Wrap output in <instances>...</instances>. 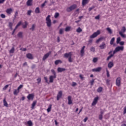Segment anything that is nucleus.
<instances>
[{
    "mask_svg": "<svg viewBox=\"0 0 126 126\" xmlns=\"http://www.w3.org/2000/svg\"><path fill=\"white\" fill-rule=\"evenodd\" d=\"M63 58L68 59L69 63H72L73 62V58H72V52L66 53L63 54Z\"/></svg>",
    "mask_w": 126,
    "mask_h": 126,
    "instance_id": "f257e3e1",
    "label": "nucleus"
},
{
    "mask_svg": "<svg viewBox=\"0 0 126 126\" xmlns=\"http://www.w3.org/2000/svg\"><path fill=\"white\" fill-rule=\"evenodd\" d=\"M46 23L47 27H51L52 26V20H51V15H48L46 18Z\"/></svg>",
    "mask_w": 126,
    "mask_h": 126,
    "instance_id": "f03ea898",
    "label": "nucleus"
},
{
    "mask_svg": "<svg viewBox=\"0 0 126 126\" xmlns=\"http://www.w3.org/2000/svg\"><path fill=\"white\" fill-rule=\"evenodd\" d=\"M126 31V29L125 27H123L121 31L119 32V34L122 38H126V34H124L125 32Z\"/></svg>",
    "mask_w": 126,
    "mask_h": 126,
    "instance_id": "7ed1b4c3",
    "label": "nucleus"
},
{
    "mask_svg": "<svg viewBox=\"0 0 126 126\" xmlns=\"http://www.w3.org/2000/svg\"><path fill=\"white\" fill-rule=\"evenodd\" d=\"M77 8V5L74 4L72 5H71L69 7H68L66 8V11L67 12H70L71 11H72V10H74V9H75V8Z\"/></svg>",
    "mask_w": 126,
    "mask_h": 126,
    "instance_id": "20e7f679",
    "label": "nucleus"
},
{
    "mask_svg": "<svg viewBox=\"0 0 126 126\" xmlns=\"http://www.w3.org/2000/svg\"><path fill=\"white\" fill-rule=\"evenodd\" d=\"M101 33V32L100 31L97 30L96 32H94L92 35L90 36V38L91 39H94V38H95V37H97L98 35H100V33Z\"/></svg>",
    "mask_w": 126,
    "mask_h": 126,
    "instance_id": "39448f33",
    "label": "nucleus"
},
{
    "mask_svg": "<svg viewBox=\"0 0 126 126\" xmlns=\"http://www.w3.org/2000/svg\"><path fill=\"white\" fill-rule=\"evenodd\" d=\"M124 50V46H118L116 47L114 51H113V55H115L116 53L117 52H120V51H123Z\"/></svg>",
    "mask_w": 126,
    "mask_h": 126,
    "instance_id": "423d86ee",
    "label": "nucleus"
},
{
    "mask_svg": "<svg viewBox=\"0 0 126 126\" xmlns=\"http://www.w3.org/2000/svg\"><path fill=\"white\" fill-rule=\"evenodd\" d=\"M63 97V92L62 91H60L59 92L57 96V101H59L61 98Z\"/></svg>",
    "mask_w": 126,
    "mask_h": 126,
    "instance_id": "0eeeda50",
    "label": "nucleus"
},
{
    "mask_svg": "<svg viewBox=\"0 0 126 126\" xmlns=\"http://www.w3.org/2000/svg\"><path fill=\"white\" fill-rule=\"evenodd\" d=\"M98 100H99V96H97L96 97H95L92 104V106H95V105L97 104V102H98Z\"/></svg>",
    "mask_w": 126,
    "mask_h": 126,
    "instance_id": "6e6552de",
    "label": "nucleus"
},
{
    "mask_svg": "<svg viewBox=\"0 0 126 126\" xmlns=\"http://www.w3.org/2000/svg\"><path fill=\"white\" fill-rule=\"evenodd\" d=\"M101 69H102V67H97V68L92 69V71H93L94 72H99L101 71Z\"/></svg>",
    "mask_w": 126,
    "mask_h": 126,
    "instance_id": "1a4fd4ad",
    "label": "nucleus"
},
{
    "mask_svg": "<svg viewBox=\"0 0 126 126\" xmlns=\"http://www.w3.org/2000/svg\"><path fill=\"white\" fill-rule=\"evenodd\" d=\"M67 100H68V102H67L68 105H71V104H72V97H71V96L70 95L68 96Z\"/></svg>",
    "mask_w": 126,
    "mask_h": 126,
    "instance_id": "9d476101",
    "label": "nucleus"
},
{
    "mask_svg": "<svg viewBox=\"0 0 126 126\" xmlns=\"http://www.w3.org/2000/svg\"><path fill=\"white\" fill-rule=\"evenodd\" d=\"M27 98L28 99V100H33V99H34V94H29V95L27 96Z\"/></svg>",
    "mask_w": 126,
    "mask_h": 126,
    "instance_id": "9b49d317",
    "label": "nucleus"
},
{
    "mask_svg": "<svg viewBox=\"0 0 126 126\" xmlns=\"http://www.w3.org/2000/svg\"><path fill=\"white\" fill-rule=\"evenodd\" d=\"M57 76H53V75H51L49 77V82H50V83H53L54 82V79H55V78H56Z\"/></svg>",
    "mask_w": 126,
    "mask_h": 126,
    "instance_id": "f8f14e48",
    "label": "nucleus"
},
{
    "mask_svg": "<svg viewBox=\"0 0 126 126\" xmlns=\"http://www.w3.org/2000/svg\"><path fill=\"white\" fill-rule=\"evenodd\" d=\"M116 85L117 86H121V78L118 77L116 79Z\"/></svg>",
    "mask_w": 126,
    "mask_h": 126,
    "instance_id": "ddd939ff",
    "label": "nucleus"
},
{
    "mask_svg": "<svg viewBox=\"0 0 126 126\" xmlns=\"http://www.w3.org/2000/svg\"><path fill=\"white\" fill-rule=\"evenodd\" d=\"M26 57L28 59H29V60H33L34 59V57H33V55L31 53H28L26 55Z\"/></svg>",
    "mask_w": 126,
    "mask_h": 126,
    "instance_id": "4468645a",
    "label": "nucleus"
},
{
    "mask_svg": "<svg viewBox=\"0 0 126 126\" xmlns=\"http://www.w3.org/2000/svg\"><path fill=\"white\" fill-rule=\"evenodd\" d=\"M99 48L101 50L105 49V48H106V43H105L104 42H102L101 45L99 46Z\"/></svg>",
    "mask_w": 126,
    "mask_h": 126,
    "instance_id": "2eb2a0df",
    "label": "nucleus"
},
{
    "mask_svg": "<svg viewBox=\"0 0 126 126\" xmlns=\"http://www.w3.org/2000/svg\"><path fill=\"white\" fill-rule=\"evenodd\" d=\"M88 2H89V0H82V4L84 6V5H86Z\"/></svg>",
    "mask_w": 126,
    "mask_h": 126,
    "instance_id": "dca6fc26",
    "label": "nucleus"
},
{
    "mask_svg": "<svg viewBox=\"0 0 126 126\" xmlns=\"http://www.w3.org/2000/svg\"><path fill=\"white\" fill-rule=\"evenodd\" d=\"M50 53H48L46 54H45L42 58L43 61H46V59H48Z\"/></svg>",
    "mask_w": 126,
    "mask_h": 126,
    "instance_id": "f3484780",
    "label": "nucleus"
},
{
    "mask_svg": "<svg viewBox=\"0 0 126 126\" xmlns=\"http://www.w3.org/2000/svg\"><path fill=\"white\" fill-rule=\"evenodd\" d=\"M84 49H85V46H84L82 47L80 51L81 56H82V57H83V55L84 54Z\"/></svg>",
    "mask_w": 126,
    "mask_h": 126,
    "instance_id": "a211bd4d",
    "label": "nucleus"
},
{
    "mask_svg": "<svg viewBox=\"0 0 126 126\" xmlns=\"http://www.w3.org/2000/svg\"><path fill=\"white\" fill-rule=\"evenodd\" d=\"M36 30V25L32 24V27L30 28V30H31V31H34V30Z\"/></svg>",
    "mask_w": 126,
    "mask_h": 126,
    "instance_id": "6ab92c4d",
    "label": "nucleus"
},
{
    "mask_svg": "<svg viewBox=\"0 0 126 126\" xmlns=\"http://www.w3.org/2000/svg\"><path fill=\"white\" fill-rule=\"evenodd\" d=\"M32 1H33V0H28L27 2V5L28 6L32 5Z\"/></svg>",
    "mask_w": 126,
    "mask_h": 126,
    "instance_id": "aec40b11",
    "label": "nucleus"
},
{
    "mask_svg": "<svg viewBox=\"0 0 126 126\" xmlns=\"http://www.w3.org/2000/svg\"><path fill=\"white\" fill-rule=\"evenodd\" d=\"M64 70H65V68H61V67L58 68V71L59 72H63V71H64Z\"/></svg>",
    "mask_w": 126,
    "mask_h": 126,
    "instance_id": "412c9836",
    "label": "nucleus"
},
{
    "mask_svg": "<svg viewBox=\"0 0 126 126\" xmlns=\"http://www.w3.org/2000/svg\"><path fill=\"white\" fill-rule=\"evenodd\" d=\"M3 103L4 106H5V107H7V106H8V104H7V102H6L5 97L3 98Z\"/></svg>",
    "mask_w": 126,
    "mask_h": 126,
    "instance_id": "4be33fe9",
    "label": "nucleus"
},
{
    "mask_svg": "<svg viewBox=\"0 0 126 126\" xmlns=\"http://www.w3.org/2000/svg\"><path fill=\"white\" fill-rule=\"evenodd\" d=\"M112 66H114V63L113 62H110L108 64V67H109V68H112Z\"/></svg>",
    "mask_w": 126,
    "mask_h": 126,
    "instance_id": "5701e85b",
    "label": "nucleus"
},
{
    "mask_svg": "<svg viewBox=\"0 0 126 126\" xmlns=\"http://www.w3.org/2000/svg\"><path fill=\"white\" fill-rule=\"evenodd\" d=\"M36 104H37V101L35 100L32 104V109H34L35 106H36Z\"/></svg>",
    "mask_w": 126,
    "mask_h": 126,
    "instance_id": "b1692460",
    "label": "nucleus"
},
{
    "mask_svg": "<svg viewBox=\"0 0 126 126\" xmlns=\"http://www.w3.org/2000/svg\"><path fill=\"white\" fill-rule=\"evenodd\" d=\"M6 12L8 13V14H11V12H12V9L8 8L6 10Z\"/></svg>",
    "mask_w": 126,
    "mask_h": 126,
    "instance_id": "393cba45",
    "label": "nucleus"
},
{
    "mask_svg": "<svg viewBox=\"0 0 126 126\" xmlns=\"http://www.w3.org/2000/svg\"><path fill=\"white\" fill-rule=\"evenodd\" d=\"M60 63H62V61H61V60H56V61H55V64H56V65H58V64Z\"/></svg>",
    "mask_w": 126,
    "mask_h": 126,
    "instance_id": "a878e982",
    "label": "nucleus"
},
{
    "mask_svg": "<svg viewBox=\"0 0 126 126\" xmlns=\"http://www.w3.org/2000/svg\"><path fill=\"white\" fill-rule=\"evenodd\" d=\"M63 31H64V29L62 28V29H60L59 30V33L61 35H62V34H63Z\"/></svg>",
    "mask_w": 126,
    "mask_h": 126,
    "instance_id": "bb28decb",
    "label": "nucleus"
},
{
    "mask_svg": "<svg viewBox=\"0 0 126 126\" xmlns=\"http://www.w3.org/2000/svg\"><path fill=\"white\" fill-rule=\"evenodd\" d=\"M14 51H15L14 47H12L11 50H9L10 54H13V53H14Z\"/></svg>",
    "mask_w": 126,
    "mask_h": 126,
    "instance_id": "cd10ccee",
    "label": "nucleus"
},
{
    "mask_svg": "<svg viewBox=\"0 0 126 126\" xmlns=\"http://www.w3.org/2000/svg\"><path fill=\"white\" fill-rule=\"evenodd\" d=\"M51 109H52V105H49L48 106V108L47 109L48 113H50V112H51Z\"/></svg>",
    "mask_w": 126,
    "mask_h": 126,
    "instance_id": "c85d7f7f",
    "label": "nucleus"
},
{
    "mask_svg": "<svg viewBox=\"0 0 126 126\" xmlns=\"http://www.w3.org/2000/svg\"><path fill=\"white\" fill-rule=\"evenodd\" d=\"M102 90H103V88L101 87H99L97 90V92H98L99 93H101V92H102Z\"/></svg>",
    "mask_w": 126,
    "mask_h": 126,
    "instance_id": "c756f323",
    "label": "nucleus"
},
{
    "mask_svg": "<svg viewBox=\"0 0 126 126\" xmlns=\"http://www.w3.org/2000/svg\"><path fill=\"white\" fill-rule=\"evenodd\" d=\"M35 13H40V9L39 7H36L35 9Z\"/></svg>",
    "mask_w": 126,
    "mask_h": 126,
    "instance_id": "7c9ffc66",
    "label": "nucleus"
},
{
    "mask_svg": "<svg viewBox=\"0 0 126 126\" xmlns=\"http://www.w3.org/2000/svg\"><path fill=\"white\" fill-rule=\"evenodd\" d=\"M18 93H19V91L18 89L14 91V95H18Z\"/></svg>",
    "mask_w": 126,
    "mask_h": 126,
    "instance_id": "2f4dec72",
    "label": "nucleus"
},
{
    "mask_svg": "<svg viewBox=\"0 0 126 126\" xmlns=\"http://www.w3.org/2000/svg\"><path fill=\"white\" fill-rule=\"evenodd\" d=\"M115 41V37H113L110 42V45H113V44H114V42Z\"/></svg>",
    "mask_w": 126,
    "mask_h": 126,
    "instance_id": "473e14b6",
    "label": "nucleus"
},
{
    "mask_svg": "<svg viewBox=\"0 0 126 126\" xmlns=\"http://www.w3.org/2000/svg\"><path fill=\"white\" fill-rule=\"evenodd\" d=\"M27 124L29 126H32L33 125V123L31 122V120H30L27 122Z\"/></svg>",
    "mask_w": 126,
    "mask_h": 126,
    "instance_id": "72a5a7b5",
    "label": "nucleus"
},
{
    "mask_svg": "<svg viewBox=\"0 0 126 126\" xmlns=\"http://www.w3.org/2000/svg\"><path fill=\"white\" fill-rule=\"evenodd\" d=\"M106 30H107V31H108V33H109V34H112V30H111V28H107Z\"/></svg>",
    "mask_w": 126,
    "mask_h": 126,
    "instance_id": "f704fd0d",
    "label": "nucleus"
},
{
    "mask_svg": "<svg viewBox=\"0 0 126 126\" xmlns=\"http://www.w3.org/2000/svg\"><path fill=\"white\" fill-rule=\"evenodd\" d=\"M82 32V29L80 27H79L77 30H76V32L78 33H80V32Z\"/></svg>",
    "mask_w": 126,
    "mask_h": 126,
    "instance_id": "c9c22d12",
    "label": "nucleus"
},
{
    "mask_svg": "<svg viewBox=\"0 0 126 126\" xmlns=\"http://www.w3.org/2000/svg\"><path fill=\"white\" fill-rule=\"evenodd\" d=\"M120 42H121V37H118L117 38L116 43L119 44Z\"/></svg>",
    "mask_w": 126,
    "mask_h": 126,
    "instance_id": "e433bc0d",
    "label": "nucleus"
},
{
    "mask_svg": "<svg viewBox=\"0 0 126 126\" xmlns=\"http://www.w3.org/2000/svg\"><path fill=\"white\" fill-rule=\"evenodd\" d=\"M101 41H103V37H100L99 38H98L96 41V43H99V42H101Z\"/></svg>",
    "mask_w": 126,
    "mask_h": 126,
    "instance_id": "4c0bfd02",
    "label": "nucleus"
},
{
    "mask_svg": "<svg viewBox=\"0 0 126 126\" xmlns=\"http://www.w3.org/2000/svg\"><path fill=\"white\" fill-rule=\"evenodd\" d=\"M70 27H66V28L65 29V31L66 32H68V31H70Z\"/></svg>",
    "mask_w": 126,
    "mask_h": 126,
    "instance_id": "58836bf2",
    "label": "nucleus"
},
{
    "mask_svg": "<svg viewBox=\"0 0 126 126\" xmlns=\"http://www.w3.org/2000/svg\"><path fill=\"white\" fill-rule=\"evenodd\" d=\"M51 72L53 73V74H54L53 76H57V73H56V72L55 71V70L52 69L51 70Z\"/></svg>",
    "mask_w": 126,
    "mask_h": 126,
    "instance_id": "ea45409f",
    "label": "nucleus"
},
{
    "mask_svg": "<svg viewBox=\"0 0 126 126\" xmlns=\"http://www.w3.org/2000/svg\"><path fill=\"white\" fill-rule=\"evenodd\" d=\"M46 3H47V1H45L40 6V7L43 8L45 5H46Z\"/></svg>",
    "mask_w": 126,
    "mask_h": 126,
    "instance_id": "a19ab883",
    "label": "nucleus"
},
{
    "mask_svg": "<svg viewBox=\"0 0 126 126\" xmlns=\"http://www.w3.org/2000/svg\"><path fill=\"white\" fill-rule=\"evenodd\" d=\"M95 8V6H92L91 7L89 8L88 10L89 11H91L92 9H94Z\"/></svg>",
    "mask_w": 126,
    "mask_h": 126,
    "instance_id": "79ce46f5",
    "label": "nucleus"
},
{
    "mask_svg": "<svg viewBox=\"0 0 126 126\" xmlns=\"http://www.w3.org/2000/svg\"><path fill=\"white\" fill-rule=\"evenodd\" d=\"M114 54H111L109 56H108L107 57V58L106 59L107 61H109V60H110V59H111V58H112V57H114Z\"/></svg>",
    "mask_w": 126,
    "mask_h": 126,
    "instance_id": "37998d69",
    "label": "nucleus"
},
{
    "mask_svg": "<svg viewBox=\"0 0 126 126\" xmlns=\"http://www.w3.org/2000/svg\"><path fill=\"white\" fill-rule=\"evenodd\" d=\"M28 25V23L27 22H25V25H24L23 26V28H26V27H27Z\"/></svg>",
    "mask_w": 126,
    "mask_h": 126,
    "instance_id": "c03bdc74",
    "label": "nucleus"
},
{
    "mask_svg": "<svg viewBox=\"0 0 126 126\" xmlns=\"http://www.w3.org/2000/svg\"><path fill=\"white\" fill-rule=\"evenodd\" d=\"M12 25H13V23L11 22H9V27L11 29H12Z\"/></svg>",
    "mask_w": 126,
    "mask_h": 126,
    "instance_id": "a18cd8bd",
    "label": "nucleus"
},
{
    "mask_svg": "<svg viewBox=\"0 0 126 126\" xmlns=\"http://www.w3.org/2000/svg\"><path fill=\"white\" fill-rule=\"evenodd\" d=\"M94 79H92L91 81H90V83H91V85L92 86L94 85Z\"/></svg>",
    "mask_w": 126,
    "mask_h": 126,
    "instance_id": "49530a36",
    "label": "nucleus"
},
{
    "mask_svg": "<svg viewBox=\"0 0 126 126\" xmlns=\"http://www.w3.org/2000/svg\"><path fill=\"white\" fill-rule=\"evenodd\" d=\"M59 15H60V14L58 12L55 13V14L54 15L55 18H57V17H59Z\"/></svg>",
    "mask_w": 126,
    "mask_h": 126,
    "instance_id": "de8ad7c7",
    "label": "nucleus"
},
{
    "mask_svg": "<svg viewBox=\"0 0 126 126\" xmlns=\"http://www.w3.org/2000/svg\"><path fill=\"white\" fill-rule=\"evenodd\" d=\"M98 59L97 58H94L93 60V63H97Z\"/></svg>",
    "mask_w": 126,
    "mask_h": 126,
    "instance_id": "09e8293b",
    "label": "nucleus"
},
{
    "mask_svg": "<svg viewBox=\"0 0 126 126\" xmlns=\"http://www.w3.org/2000/svg\"><path fill=\"white\" fill-rule=\"evenodd\" d=\"M90 51H91V52H95V48H94V47L92 46L90 48Z\"/></svg>",
    "mask_w": 126,
    "mask_h": 126,
    "instance_id": "8fccbe9b",
    "label": "nucleus"
},
{
    "mask_svg": "<svg viewBox=\"0 0 126 126\" xmlns=\"http://www.w3.org/2000/svg\"><path fill=\"white\" fill-rule=\"evenodd\" d=\"M79 9L78 8L75 11V14H79Z\"/></svg>",
    "mask_w": 126,
    "mask_h": 126,
    "instance_id": "3c124183",
    "label": "nucleus"
},
{
    "mask_svg": "<svg viewBox=\"0 0 126 126\" xmlns=\"http://www.w3.org/2000/svg\"><path fill=\"white\" fill-rule=\"evenodd\" d=\"M36 80L37 81V84L41 83V78H38Z\"/></svg>",
    "mask_w": 126,
    "mask_h": 126,
    "instance_id": "603ef678",
    "label": "nucleus"
},
{
    "mask_svg": "<svg viewBox=\"0 0 126 126\" xmlns=\"http://www.w3.org/2000/svg\"><path fill=\"white\" fill-rule=\"evenodd\" d=\"M76 85H77V83H76L74 82H72V86H73V87H74L75 86H76Z\"/></svg>",
    "mask_w": 126,
    "mask_h": 126,
    "instance_id": "864d4df0",
    "label": "nucleus"
},
{
    "mask_svg": "<svg viewBox=\"0 0 126 126\" xmlns=\"http://www.w3.org/2000/svg\"><path fill=\"white\" fill-rule=\"evenodd\" d=\"M23 87V85H20L17 88L18 90H20V89H21V88H22Z\"/></svg>",
    "mask_w": 126,
    "mask_h": 126,
    "instance_id": "5fc2aeb1",
    "label": "nucleus"
},
{
    "mask_svg": "<svg viewBox=\"0 0 126 126\" xmlns=\"http://www.w3.org/2000/svg\"><path fill=\"white\" fill-rule=\"evenodd\" d=\"M32 13V10H28L27 12L28 15H31Z\"/></svg>",
    "mask_w": 126,
    "mask_h": 126,
    "instance_id": "6e6d98bb",
    "label": "nucleus"
},
{
    "mask_svg": "<svg viewBox=\"0 0 126 126\" xmlns=\"http://www.w3.org/2000/svg\"><path fill=\"white\" fill-rule=\"evenodd\" d=\"M44 79L45 80V82L46 83H49V81H48V78L47 77H44Z\"/></svg>",
    "mask_w": 126,
    "mask_h": 126,
    "instance_id": "4d7b16f0",
    "label": "nucleus"
},
{
    "mask_svg": "<svg viewBox=\"0 0 126 126\" xmlns=\"http://www.w3.org/2000/svg\"><path fill=\"white\" fill-rule=\"evenodd\" d=\"M103 119V115L102 114H100L99 115V120H100V121H102Z\"/></svg>",
    "mask_w": 126,
    "mask_h": 126,
    "instance_id": "13d9d810",
    "label": "nucleus"
},
{
    "mask_svg": "<svg viewBox=\"0 0 126 126\" xmlns=\"http://www.w3.org/2000/svg\"><path fill=\"white\" fill-rule=\"evenodd\" d=\"M120 46H124L125 45V42L124 41H121L119 43Z\"/></svg>",
    "mask_w": 126,
    "mask_h": 126,
    "instance_id": "bf43d9fd",
    "label": "nucleus"
},
{
    "mask_svg": "<svg viewBox=\"0 0 126 126\" xmlns=\"http://www.w3.org/2000/svg\"><path fill=\"white\" fill-rule=\"evenodd\" d=\"M8 87V85H6V86H4V88H3V90H6Z\"/></svg>",
    "mask_w": 126,
    "mask_h": 126,
    "instance_id": "052dcab7",
    "label": "nucleus"
},
{
    "mask_svg": "<svg viewBox=\"0 0 126 126\" xmlns=\"http://www.w3.org/2000/svg\"><path fill=\"white\" fill-rule=\"evenodd\" d=\"M106 75L107 77H110V73H109V71H108V70H106Z\"/></svg>",
    "mask_w": 126,
    "mask_h": 126,
    "instance_id": "680f3d73",
    "label": "nucleus"
},
{
    "mask_svg": "<svg viewBox=\"0 0 126 126\" xmlns=\"http://www.w3.org/2000/svg\"><path fill=\"white\" fill-rule=\"evenodd\" d=\"M18 36L20 37H22V32H19L18 33Z\"/></svg>",
    "mask_w": 126,
    "mask_h": 126,
    "instance_id": "e2e57ef3",
    "label": "nucleus"
},
{
    "mask_svg": "<svg viewBox=\"0 0 126 126\" xmlns=\"http://www.w3.org/2000/svg\"><path fill=\"white\" fill-rule=\"evenodd\" d=\"M87 120H88V117H86L85 118H84V119L83 120V122L84 123H86V122H87Z\"/></svg>",
    "mask_w": 126,
    "mask_h": 126,
    "instance_id": "0e129e2a",
    "label": "nucleus"
},
{
    "mask_svg": "<svg viewBox=\"0 0 126 126\" xmlns=\"http://www.w3.org/2000/svg\"><path fill=\"white\" fill-rule=\"evenodd\" d=\"M0 17H1V18H5V15L3 14H1L0 15Z\"/></svg>",
    "mask_w": 126,
    "mask_h": 126,
    "instance_id": "69168bd1",
    "label": "nucleus"
},
{
    "mask_svg": "<svg viewBox=\"0 0 126 126\" xmlns=\"http://www.w3.org/2000/svg\"><path fill=\"white\" fill-rule=\"evenodd\" d=\"M124 115H125V114H126V106H125L124 109Z\"/></svg>",
    "mask_w": 126,
    "mask_h": 126,
    "instance_id": "338daca9",
    "label": "nucleus"
},
{
    "mask_svg": "<svg viewBox=\"0 0 126 126\" xmlns=\"http://www.w3.org/2000/svg\"><path fill=\"white\" fill-rule=\"evenodd\" d=\"M94 18L95 19H100V15H98V16H95Z\"/></svg>",
    "mask_w": 126,
    "mask_h": 126,
    "instance_id": "774afa93",
    "label": "nucleus"
}]
</instances>
